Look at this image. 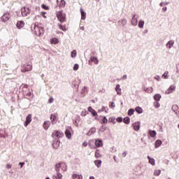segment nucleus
<instances>
[{
  "label": "nucleus",
  "instance_id": "49530a36",
  "mask_svg": "<svg viewBox=\"0 0 179 179\" xmlns=\"http://www.w3.org/2000/svg\"><path fill=\"white\" fill-rule=\"evenodd\" d=\"M109 106H110V108H114L115 106V102H113V101L110 102Z\"/></svg>",
  "mask_w": 179,
  "mask_h": 179
},
{
  "label": "nucleus",
  "instance_id": "0eeeda50",
  "mask_svg": "<svg viewBox=\"0 0 179 179\" xmlns=\"http://www.w3.org/2000/svg\"><path fill=\"white\" fill-rule=\"evenodd\" d=\"M64 134L62 133V131H53V133L52 134V137L53 138H62L63 137Z\"/></svg>",
  "mask_w": 179,
  "mask_h": 179
},
{
  "label": "nucleus",
  "instance_id": "a878e982",
  "mask_svg": "<svg viewBox=\"0 0 179 179\" xmlns=\"http://www.w3.org/2000/svg\"><path fill=\"white\" fill-rule=\"evenodd\" d=\"M136 112H137L138 114H142V113L143 112L142 108H141L140 106H137L136 108Z\"/></svg>",
  "mask_w": 179,
  "mask_h": 179
},
{
  "label": "nucleus",
  "instance_id": "bb28decb",
  "mask_svg": "<svg viewBox=\"0 0 179 179\" xmlns=\"http://www.w3.org/2000/svg\"><path fill=\"white\" fill-rule=\"evenodd\" d=\"M162 144V141L157 140L155 142V148H158V147L161 146Z\"/></svg>",
  "mask_w": 179,
  "mask_h": 179
},
{
  "label": "nucleus",
  "instance_id": "052dcab7",
  "mask_svg": "<svg viewBox=\"0 0 179 179\" xmlns=\"http://www.w3.org/2000/svg\"><path fill=\"white\" fill-rule=\"evenodd\" d=\"M114 160H115V162H117L115 156H114Z\"/></svg>",
  "mask_w": 179,
  "mask_h": 179
},
{
  "label": "nucleus",
  "instance_id": "2f4dec72",
  "mask_svg": "<svg viewBox=\"0 0 179 179\" xmlns=\"http://www.w3.org/2000/svg\"><path fill=\"white\" fill-rule=\"evenodd\" d=\"M94 163H95V165H96L97 167H101V166L102 161H101V160H95V161H94Z\"/></svg>",
  "mask_w": 179,
  "mask_h": 179
},
{
  "label": "nucleus",
  "instance_id": "0e129e2a",
  "mask_svg": "<svg viewBox=\"0 0 179 179\" xmlns=\"http://www.w3.org/2000/svg\"><path fill=\"white\" fill-rule=\"evenodd\" d=\"M62 2H64L65 3V1L64 0H62Z\"/></svg>",
  "mask_w": 179,
  "mask_h": 179
},
{
  "label": "nucleus",
  "instance_id": "e433bc0d",
  "mask_svg": "<svg viewBox=\"0 0 179 179\" xmlns=\"http://www.w3.org/2000/svg\"><path fill=\"white\" fill-rule=\"evenodd\" d=\"M135 112L134 108H130L128 110V115H132Z\"/></svg>",
  "mask_w": 179,
  "mask_h": 179
},
{
  "label": "nucleus",
  "instance_id": "de8ad7c7",
  "mask_svg": "<svg viewBox=\"0 0 179 179\" xmlns=\"http://www.w3.org/2000/svg\"><path fill=\"white\" fill-rule=\"evenodd\" d=\"M54 101L55 99H53V97H50V99H48V103H52L54 102Z\"/></svg>",
  "mask_w": 179,
  "mask_h": 179
},
{
  "label": "nucleus",
  "instance_id": "20e7f679",
  "mask_svg": "<svg viewBox=\"0 0 179 179\" xmlns=\"http://www.w3.org/2000/svg\"><path fill=\"white\" fill-rule=\"evenodd\" d=\"M32 64H28L27 65L22 66L21 71L23 73L29 72L32 70Z\"/></svg>",
  "mask_w": 179,
  "mask_h": 179
},
{
  "label": "nucleus",
  "instance_id": "680f3d73",
  "mask_svg": "<svg viewBox=\"0 0 179 179\" xmlns=\"http://www.w3.org/2000/svg\"><path fill=\"white\" fill-rule=\"evenodd\" d=\"M160 6H163V3H160Z\"/></svg>",
  "mask_w": 179,
  "mask_h": 179
},
{
  "label": "nucleus",
  "instance_id": "4c0bfd02",
  "mask_svg": "<svg viewBox=\"0 0 179 179\" xmlns=\"http://www.w3.org/2000/svg\"><path fill=\"white\" fill-rule=\"evenodd\" d=\"M59 141H57L56 143H53V146L55 147V148H57V147L59 146Z\"/></svg>",
  "mask_w": 179,
  "mask_h": 179
},
{
  "label": "nucleus",
  "instance_id": "7ed1b4c3",
  "mask_svg": "<svg viewBox=\"0 0 179 179\" xmlns=\"http://www.w3.org/2000/svg\"><path fill=\"white\" fill-rule=\"evenodd\" d=\"M59 167L61 168V169L63 171H66V170H67V165L65 164V163H64V162L59 163L58 164H56L55 165V171H59Z\"/></svg>",
  "mask_w": 179,
  "mask_h": 179
},
{
  "label": "nucleus",
  "instance_id": "39448f33",
  "mask_svg": "<svg viewBox=\"0 0 179 179\" xmlns=\"http://www.w3.org/2000/svg\"><path fill=\"white\" fill-rule=\"evenodd\" d=\"M31 13V9L29 7H23L22 8V17H27L28 15Z\"/></svg>",
  "mask_w": 179,
  "mask_h": 179
},
{
  "label": "nucleus",
  "instance_id": "2eb2a0df",
  "mask_svg": "<svg viewBox=\"0 0 179 179\" xmlns=\"http://www.w3.org/2000/svg\"><path fill=\"white\" fill-rule=\"evenodd\" d=\"M63 175L59 173V171H57V175L53 176V179H62Z\"/></svg>",
  "mask_w": 179,
  "mask_h": 179
},
{
  "label": "nucleus",
  "instance_id": "864d4df0",
  "mask_svg": "<svg viewBox=\"0 0 179 179\" xmlns=\"http://www.w3.org/2000/svg\"><path fill=\"white\" fill-rule=\"evenodd\" d=\"M87 145H88L87 142H84V143H83V146H84V147H87Z\"/></svg>",
  "mask_w": 179,
  "mask_h": 179
},
{
  "label": "nucleus",
  "instance_id": "1a4fd4ad",
  "mask_svg": "<svg viewBox=\"0 0 179 179\" xmlns=\"http://www.w3.org/2000/svg\"><path fill=\"white\" fill-rule=\"evenodd\" d=\"M31 121H32V115L29 114L27 115L26 118V121L24 122V127L29 126Z\"/></svg>",
  "mask_w": 179,
  "mask_h": 179
},
{
  "label": "nucleus",
  "instance_id": "8fccbe9b",
  "mask_svg": "<svg viewBox=\"0 0 179 179\" xmlns=\"http://www.w3.org/2000/svg\"><path fill=\"white\" fill-rule=\"evenodd\" d=\"M127 154H128V152L127 151L123 152V153L122 154V157H126Z\"/></svg>",
  "mask_w": 179,
  "mask_h": 179
},
{
  "label": "nucleus",
  "instance_id": "9d476101",
  "mask_svg": "<svg viewBox=\"0 0 179 179\" xmlns=\"http://www.w3.org/2000/svg\"><path fill=\"white\" fill-rule=\"evenodd\" d=\"M71 131H72V127H68L65 131L66 134V136L70 139V138L72 137V134H71Z\"/></svg>",
  "mask_w": 179,
  "mask_h": 179
},
{
  "label": "nucleus",
  "instance_id": "aec40b11",
  "mask_svg": "<svg viewBox=\"0 0 179 179\" xmlns=\"http://www.w3.org/2000/svg\"><path fill=\"white\" fill-rule=\"evenodd\" d=\"M50 126V122L48 120H46L43 124V127L45 130H48Z\"/></svg>",
  "mask_w": 179,
  "mask_h": 179
},
{
  "label": "nucleus",
  "instance_id": "bf43d9fd",
  "mask_svg": "<svg viewBox=\"0 0 179 179\" xmlns=\"http://www.w3.org/2000/svg\"><path fill=\"white\" fill-rule=\"evenodd\" d=\"M163 10H164V12H166V7H165V8H163Z\"/></svg>",
  "mask_w": 179,
  "mask_h": 179
},
{
  "label": "nucleus",
  "instance_id": "423d86ee",
  "mask_svg": "<svg viewBox=\"0 0 179 179\" xmlns=\"http://www.w3.org/2000/svg\"><path fill=\"white\" fill-rule=\"evenodd\" d=\"M10 17H11V15H10V13H8V12L5 13L3 15V16L1 17V21H3V22H8V21H9Z\"/></svg>",
  "mask_w": 179,
  "mask_h": 179
},
{
  "label": "nucleus",
  "instance_id": "dca6fc26",
  "mask_svg": "<svg viewBox=\"0 0 179 179\" xmlns=\"http://www.w3.org/2000/svg\"><path fill=\"white\" fill-rule=\"evenodd\" d=\"M115 90H116L117 94H119V96H121V94H122V89L120 88V84H117L116 85Z\"/></svg>",
  "mask_w": 179,
  "mask_h": 179
},
{
  "label": "nucleus",
  "instance_id": "3c124183",
  "mask_svg": "<svg viewBox=\"0 0 179 179\" xmlns=\"http://www.w3.org/2000/svg\"><path fill=\"white\" fill-rule=\"evenodd\" d=\"M6 168L8 169H12V165L10 164H8L6 165Z\"/></svg>",
  "mask_w": 179,
  "mask_h": 179
},
{
  "label": "nucleus",
  "instance_id": "6e6552de",
  "mask_svg": "<svg viewBox=\"0 0 179 179\" xmlns=\"http://www.w3.org/2000/svg\"><path fill=\"white\" fill-rule=\"evenodd\" d=\"M92 62L94 63V64H99V59L96 57L92 56L91 58L89 59V64L92 65Z\"/></svg>",
  "mask_w": 179,
  "mask_h": 179
},
{
  "label": "nucleus",
  "instance_id": "f03ea898",
  "mask_svg": "<svg viewBox=\"0 0 179 179\" xmlns=\"http://www.w3.org/2000/svg\"><path fill=\"white\" fill-rule=\"evenodd\" d=\"M56 17L60 23H64L66 21L65 13L63 11H57Z\"/></svg>",
  "mask_w": 179,
  "mask_h": 179
},
{
  "label": "nucleus",
  "instance_id": "f8f14e48",
  "mask_svg": "<svg viewBox=\"0 0 179 179\" xmlns=\"http://www.w3.org/2000/svg\"><path fill=\"white\" fill-rule=\"evenodd\" d=\"M133 128L135 131H139L141 128V123L140 122H134L133 124Z\"/></svg>",
  "mask_w": 179,
  "mask_h": 179
},
{
  "label": "nucleus",
  "instance_id": "5fc2aeb1",
  "mask_svg": "<svg viewBox=\"0 0 179 179\" xmlns=\"http://www.w3.org/2000/svg\"><path fill=\"white\" fill-rule=\"evenodd\" d=\"M115 120L114 117H109V122H113Z\"/></svg>",
  "mask_w": 179,
  "mask_h": 179
},
{
  "label": "nucleus",
  "instance_id": "c03bdc74",
  "mask_svg": "<svg viewBox=\"0 0 179 179\" xmlns=\"http://www.w3.org/2000/svg\"><path fill=\"white\" fill-rule=\"evenodd\" d=\"M78 68H79L78 64H75V65L73 66V70H74L75 71H76V70H78Z\"/></svg>",
  "mask_w": 179,
  "mask_h": 179
},
{
  "label": "nucleus",
  "instance_id": "603ef678",
  "mask_svg": "<svg viewBox=\"0 0 179 179\" xmlns=\"http://www.w3.org/2000/svg\"><path fill=\"white\" fill-rule=\"evenodd\" d=\"M122 117H117V121L119 122V123H121L122 122Z\"/></svg>",
  "mask_w": 179,
  "mask_h": 179
},
{
  "label": "nucleus",
  "instance_id": "e2e57ef3",
  "mask_svg": "<svg viewBox=\"0 0 179 179\" xmlns=\"http://www.w3.org/2000/svg\"><path fill=\"white\" fill-rule=\"evenodd\" d=\"M45 179H50V177H46V178H45Z\"/></svg>",
  "mask_w": 179,
  "mask_h": 179
},
{
  "label": "nucleus",
  "instance_id": "09e8293b",
  "mask_svg": "<svg viewBox=\"0 0 179 179\" xmlns=\"http://www.w3.org/2000/svg\"><path fill=\"white\" fill-rule=\"evenodd\" d=\"M45 13L44 11H42V13H41V15H42V17H43L45 19H47V17L45 15Z\"/></svg>",
  "mask_w": 179,
  "mask_h": 179
},
{
  "label": "nucleus",
  "instance_id": "c756f323",
  "mask_svg": "<svg viewBox=\"0 0 179 179\" xmlns=\"http://www.w3.org/2000/svg\"><path fill=\"white\" fill-rule=\"evenodd\" d=\"M174 42L173 41H169V42H168V43H166V46L169 48H172V47L173 46Z\"/></svg>",
  "mask_w": 179,
  "mask_h": 179
},
{
  "label": "nucleus",
  "instance_id": "b1692460",
  "mask_svg": "<svg viewBox=\"0 0 179 179\" xmlns=\"http://www.w3.org/2000/svg\"><path fill=\"white\" fill-rule=\"evenodd\" d=\"M148 160H149V163H150V164L155 165V159L152 158L150 156H148Z\"/></svg>",
  "mask_w": 179,
  "mask_h": 179
},
{
  "label": "nucleus",
  "instance_id": "473e14b6",
  "mask_svg": "<svg viewBox=\"0 0 179 179\" xmlns=\"http://www.w3.org/2000/svg\"><path fill=\"white\" fill-rule=\"evenodd\" d=\"M58 27H59V29H60V30H62L64 31H67V29L65 27V25L58 24Z\"/></svg>",
  "mask_w": 179,
  "mask_h": 179
},
{
  "label": "nucleus",
  "instance_id": "774afa93",
  "mask_svg": "<svg viewBox=\"0 0 179 179\" xmlns=\"http://www.w3.org/2000/svg\"><path fill=\"white\" fill-rule=\"evenodd\" d=\"M168 179H171V178H168Z\"/></svg>",
  "mask_w": 179,
  "mask_h": 179
},
{
  "label": "nucleus",
  "instance_id": "f704fd0d",
  "mask_svg": "<svg viewBox=\"0 0 179 179\" xmlns=\"http://www.w3.org/2000/svg\"><path fill=\"white\" fill-rule=\"evenodd\" d=\"M144 24H145L144 20H139V22H138L139 28H143Z\"/></svg>",
  "mask_w": 179,
  "mask_h": 179
},
{
  "label": "nucleus",
  "instance_id": "4468645a",
  "mask_svg": "<svg viewBox=\"0 0 179 179\" xmlns=\"http://www.w3.org/2000/svg\"><path fill=\"white\" fill-rule=\"evenodd\" d=\"M131 24H133V26H137L138 19L136 17V15H134L133 17L131 18Z\"/></svg>",
  "mask_w": 179,
  "mask_h": 179
},
{
  "label": "nucleus",
  "instance_id": "a18cd8bd",
  "mask_svg": "<svg viewBox=\"0 0 179 179\" xmlns=\"http://www.w3.org/2000/svg\"><path fill=\"white\" fill-rule=\"evenodd\" d=\"M154 105H155V108H159V106H160V103L157 101L156 102H155Z\"/></svg>",
  "mask_w": 179,
  "mask_h": 179
},
{
  "label": "nucleus",
  "instance_id": "c9c22d12",
  "mask_svg": "<svg viewBox=\"0 0 179 179\" xmlns=\"http://www.w3.org/2000/svg\"><path fill=\"white\" fill-rule=\"evenodd\" d=\"M95 157L96 158H101V154L99 150L95 152Z\"/></svg>",
  "mask_w": 179,
  "mask_h": 179
},
{
  "label": "nucleus",
  "instance_id": "37998d69",
  "mask_svg": "<svg viewBox=\"0 0 179 179\" xmlns=\"http://www.w3.org/2000/svg\"><path fill=\"white\" fill-rule=\"evenodd\" d=\"M103 124H107L108 123V119L106 117H103V119L102 120Z\"/></svg>",
  "mask_w": 179,
  "mask_h": 179
},
{
  "label": "nucleus",
  "instance_id": "f257e3e1",
  "mask_svg": "<svg viewBox=\"0 0 179 179\" xmlns=\"http://www.w3.org/2000/svg\"><path fill=\"white\" fill-rule=\"evenodd\" d=\"M31 29L36 36H41L44 33L43 27H41L38 23H36L34 27H31Z\"/></svg>",
  "mask_w": 179,
  "mask_h": 179
},
{
  "label": "nucleus",
  "instance_id": "9b49d317",
  "mask_svg": "<svg viewBox=\"0 0 179 179\" xmlns=\"http://www.w3.org/2000/svg\"><path fill=\"white\" fill-rule=\"evenodd\" d=\"M176 90V85H171L170 87L166 91V94H170Z\"/></svg>",
  "mask_w": 179,
  "mask_h": 179
},
{
  "label": "nucleus",
  "instance_id": "412c9836",
  "mask_svg": "<svg viewBox=\"0 0 179 179\" xmlns=\"http://www.w3.org/2000/svg\"><path fill=\"white\" fill-rule=\"evenodd\" d=\"M95 145L96 147H102L103 146V142L101 140H96L95 141Z\"/></svg>",
  "mask_w": 179,
  "mask_h": 179
},
{
  "label": "nucleus",
  "instance_id": "ea45409f",
  "mask_svg": "<svg viewBox=\"0 0 179 179\" xmlns=\"http://www.w3.org/2000/svg\"><path fill=\"white\" fill-rule=\"evenodd\" d=\"M41 8H43V10H50V7L48 6H45V4H42Z\"/></svg>",
  "mask_w": 179,
  "mask_h": 179
},
{
  "label": "nucleus",
  "instance_id": "79ce46f5",
  "mask_svg": "<svg viewBox=\"0 0 179 179\" xmlns=\"http://www.w3.org/2000/svg\"><path fill=\"white\" fill-rule=\"evenodd\" d=\"M76 50H73L72 52H71V57H76Z\"/></svg>",
  "mask_w": 179,
  "mask_h": 179
},
{
  "label": "nucleus",
  "instance_id": "393cba45",
  "mask_svg": "<svg viewBox=\"0 0 179 179\" xmlns=\"http://www.w3.org/2000/svg\"><path fill=\"white\" fill-rule=\"evenodd\" d=\"M144 90L145 92H148V94H152L153 92V88L152 87H148V88H144Z\"/></svg>",
  "mask_w": 179,
  "mask_h": 179
},
{
  "label": "nucleus",
  "instance_id": "c85d7f7f",
  "mask_svg": "<svg viewBox=\"0 0 179 179\" xmlns=\"http://www.w3.org/2000/svg\"><path fill=\"white\" fill-rule=\"evenodd\" d=\"M50 120H51L52 124H54L55 121H56V120H57V115H50Z\"/></svg>",
  "mask_w": 179,
  "mask_h": 179
},
{
  "label": "nucleus",
  "instance_id": "6e6d98bb",
  "mask_svg": "<svg viewBox=\"0 0 179 179\" xmlns=\"http://www.w3.org/2000/svg\"><path fill=\"white\" fill-rule=\"evenodd\" d=\"M20 167H23V165H24V162H20Z\"/></svg>",
  "mask_w": 179,
  "mask_h": 179
},
{
  "label": "nucleus",
  "instance_id": "f3484780",
  "mask_svg": "<svg viewBox=\"0 0 179 179\" xmlns=\"http://www.w3.org/2000/svg\"><path fill=\"white\" fill-rule=\"evenodd\" d=\"M72 178L73 179H83V175H80V174H77V173H73L72 175Z\"/></svg>",
  "mask_w": 179,
  "mask_h": 179
},
{
  "label": "nucleus",
  "instance_id": "4d7b16f0",
  "mask_svg": "<svg viewBox=\"0 0 179 179\" xmlns=\"http://www.w3.org/2000/svg\"><path fill=\"white\" fill-rule=\"evenodd\" d=\"M127 75H124V76H123V79H127Z\"/></svg>",
  "mask_w": 179,
  "mask_h": 179
},
{
  "label": "nucleus",
  "instance_id": "4be33fe9",
  "mask_svg": "<svg viewBox=\"0 0 179 179\" xmlns=\"http://www.w3.org/2000/svg\"><path fill=\"white\" fill-rule=\"evenodd\" d=\"M149 134H150V137L155 138L157 135V133H156V131H152V129H150Z\"/></svg>",
  "mask_w": 179,
  "mask_h": 179
},
{
  "label": "nucleus",
  "instance_id": "58836bf2",
  "mask_svg": "<svg viewBox=\"0 0 179 179\" xmlns=\"http://www.w3.org/2000/svg\"><path fill=\"white\" fill-rule=\"evenodd\" d=\"M168 74H169V71L164 72V74H163L162 78H164V79H168L169 78Z\"/></svg>",
  "mask_w": 179,
  "mask_h": 179
},
{
  "label": "nucleus",
  "instance_id": "cd10ccee",
  "mask_svg": "<svg viewBox=\"0 0 179 179\" xmlns=\"http://www.w3.org/2000/svg\"><path fill=\"white\" fill-rule=\"evenodd\" d=\"M123 122L127 124V125H128L129 123H130V119L129 117H125L124 119H123Z\"/></svg>",
  "mask_w": 179,
  "mask_h": 179
},
{
  "label": "nucleus",
  "instance_id": "338daca9",
  "mask_svg": "<svg viewBox=\"0 0 179 179\" xmlns=\"http://www.w3.org/2000/svg\"><path fill=\"white\" fill-rule=\"evenodd\" d=\"M178 128H179V124H178Z\"/></svg>",
  "mask_w": 179,
  "mask_h": 179
},
{
  "label": "nucleus",
  "instance_id": "ddd939ff",
  "mask_svg": "<svg viewBox=\"0 0 179 179\" xmlns=\"http://www.w3.org/2000/svg\"><path fill=\"white\" fill-rule=\"evenodd\" d=\"M87 110H89L90 113H91V114H92V115H94V117H96L98 115L96 111L94 110V109L92 108V106H89Z\"/></svg>",
  "mask_w": 179,
  "mask_h": 179
},
{
  "label": "nucleus",
  "instance_id": "7c9ffc66",
  "mask_svg": "<svg viewBox=\"0 0 179 179\" xmlns=\"http://www.w3.org/2000/svg\"><path fill=\"white\" fill-rule=\"evenodd\" d=\"M161 174V169H155L153 175L155 176H159Z\"/></svg>",
  "mask_w": 179,
  "mask_h": 179
},
{
  "label": "nucleus",
  "instance_id": "5701e85b",
  "mask_svg": "<svg viewBox=\"0 0 179 179\" xmlns=\"http://www.w3.org/2000/svg\"><path fill=\"white\" fill-rule=\"evenodd\" d=\"M59 42V41L57 38H53L50 39L51 44H58Z\"/></svg>",
  "mask_w": 179,
  "mask_h": 179
},
{
  "label": "nucleus",
  "instance_id": "a211bd4d",
  "mask_svg": "<svg viewBox=\"0 0 179 179\" xmlns=\"http://www.w3.org/2000/svg\"><path fill=\"white\" fill-rule=\"evenodd\" d=\"M24 26V22L22 20L17 22V28L21 29Z\"/></svg>",
  "mask_w": 179,
  "mask_h": 179
},
{
  "label": "nucleus",
  "instance_id": "6ab92c4d",
  "mask_svg": "<svg viewBox=\"0 0 179 179\" xmlns=\"http://www.w3.org/2000/svg\"><path fill=\"white\" fill-rule=\"evenodd\" d=\"M80 13H81V19L82 20H85L86 19L87 13H85L84 9L80 8Z\"/></svg>",
  "mask_w": 179,
  "mask_h": 179
},
{
  "label": "nucleus",
  "instance_id": "72a5a7b5",
  "mask_svg": "<svg viewBox=\"0 0 179 179\" xmlns=\"http://www.w3.org/2000/svg\"><path fill=\"white\" fill-rule=\"evenodd\" d=\"M161 94H155V95H154V99H155V101H160V99H161Z\"/></svg>",
  "mask_w": 179,
  "mask_h": 179
},
{
  "label": "nucleus",
  "instance_id": "69168bd1",
  "mask_svg": "<svg viewBox=\"0 0 179 179\" xmlns=\"http://www.w3.org/2000/svg\"><path fill=\"white\" fill-rule=\"evenodd\" d=\"M84 29H85L84 27H82V30H84Z\"/></svg>",
  "mask_w": 179,
  "mask_h": 179
},
{
  "label": "nucleus",
  "instance_id": "a19ab883",
  "mask_svg": "<svg viewBox=\"0 0 179 179\" xmlns=\"http://www.w3.org/2000/svg\"><path fill=\"white\" fill-rule=\"evenodd\" d=\"M96 131V127H92L90 131H89V133H92V134H94Z\"/></svg>",
  "mask_w": 179,
  "mask_h": 179
},
{
  "label": "nucleus",
  "instance_id": "13d9d810",
  "mask_svg": "<svg viewBox=\"0 0 179 179\" xmlns=\"http://www.w3.org/2000/svg\"><path fill=\"white\" fill-rule=\"evenodd\" d=\"M90 179H95L94 176H90Z\"/></svg>",
  "mask_w": 179,
  "mask_h": 179
}]
</instances>
